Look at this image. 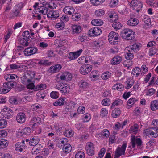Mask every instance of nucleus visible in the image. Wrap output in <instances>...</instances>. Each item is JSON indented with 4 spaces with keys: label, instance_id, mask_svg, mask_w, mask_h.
Returning <instances> with one entry per match:
<instances>
[{
    "label": "nucleus",
    "instance_id": "1",
    "mask_svg": "<svg viewBox=\"0 0 158 158\" xmlns=\"http://www.w3.org/2000/svg\"><path fill=\"white\" fill-rule=\"evenodd\" d=\"M120 35L123 39L127 40H130L134 38L135 34L132 30L126 28L122 31Z\"/></svg>",
    "mask_w": 158,
    "mask_h": 158
},
{
    "label": "nucleus",
    "instance_id": "2",
    "mask_svg": "<svg viewBox=\"0 0 158 158\" xmlns=\"http://www.w3.org/2000/svg\"><path fill=\"white\" fill-rule=\"evenodd\" d=\"M24 3L20 2L15 5L14 7L13 10L12 11L10 14V18H14L19 16L21 9L23 7Z\"/></svg>",
    "mask_w": 158,
    "mask_h": 158
},
{
    "label": "nucleus",
    "instance_id": "3",
    "mask_svg": "<svg viewBox=\"0 0 158 158\" xmlns=\"http://www.w3.org/2000/svg\"><path fill=\"white\" fill-rule=\"evenodd\" d=\"M128 5L139 12L142 7V2L137 0H132L131 2L128 3Z\"/></svg>",
    "mask_w": 158,
    "mask_h": 158
},
{
    "label": "nucleus",
    "instance_id": "4",
    "mask_svg": "<svg viewBox=\"0 0 158 158\" xmlns=\"http://www.w3.org/2000/svg\"><path fill=\"white\" fill-rule=\"evenodd\" d=\"M14 85V84L11 83L10 81L4 83L2 86L0 88V94H4L8 93Z\"/></svg>",
    "mask_w": 158,
    "mask_h": 158
},
{
    "label": "nucleus",
    "instance_id": "5",
    "mask_svg": "<svg viewBox=\"0 0 158 158\" xmlns=\"http://www.w3.org/2000/svg\"><path fill=\"white\" fill-rule=\"evenodd\" d=\"M126 147V143H124L121 147H118L115 152L114 157L118 158L122 155H124Z\"/></svg>",
    "mask_w": 158,
    "mask_h": 158
},
{
    "label": "nucleus",
    "instance_id": "6",
    "mask_svg": "<svg viewBox=\"0 0 158 158\" xmlns=\"http://www.w3.org/2000/svg\"><path fill=\"white\" fill-rule=\"evenodd\" d=\"M131 143L133 148H135L136 145H137L138 147H139L143 145V142L140 138L136 137L135 135L131 136Z\"/></svg>",
    "mask_w": 158,
    "mask_h": 158
},
{
    "label": "nucleus",
    "instance_id": "7",
    "mask_svg": "<svg viewBox=\"0 0 158 158\" xmlns=\"http://www.w3.org/2000/svg\"><path fill=\"white\" fill-rule=\"evenodd\" d=\"M108 38L109 42L111 44H115L118 42L119 35L117 33L112 31L109 34Z\"/></svg>",
    "mask_w": 158,
    "mask_h": 158
},
{
    "label": "nucleus",
    "instance_id": "8",
    "mask_svg": "<svg viewBox=\"0 0 158 158\" xmlns=\"http://www.w3.org/2000/svg\"><path fill=\"white\" fill-rule=\"evenodd\" d=\"M86 150L89 156H92L94 153V146L91 142L87 143L86 145Z\"/></svg>",
    "mask_w": 158,
    "mask_h": 158
},
{
    "label": "nucleus",
    "instance_id": "9",
    "mask_svg": "<svg viewBox=\"0 0 158 158\" xmlns=\"http://www.w3.org/2000/svg\"><path fill=\"white\" fill-rule=\"evenodd\" d=\"M27 147L24 140H22L21 142H18L15 144V149L18 152H21L23 151Z\"/></svg>",
    "mask_w": 158,
    "mask_h": 158
},
{
    "label": "nucleus",
    "instance_id": "10",
    "mask_svg": "<svg viewBox=\"0 0 158 158\" xmlns=\"http://www.w3.org/2000/svg\"><path fill=\"white\" fill-rule=\"evenodd\" d=\"M92 67L88 65H83L80 69V73L82 74L85 75L89 73L91 70Z\"/></svg>",
    "mask_w": 158,
    "mask_h": 158
},
{
    "label": "nucleus",
    "instance_id": "11",
    "mask_svg": "<svg viewBox=\"0 0 158 158\" xmlns=\"http://www.w3.org/2000/svg\"><path fill=\"white\" fill-rule=\"evenodd\" d=\"M37 50V48L35 47H29L25 49L24 52L25 55L30 56L35 53Z\"/></svg>",
    "mask_w": 158,
    "mask_h": 158
},
{
    "label": "nucleus",
    "instance_id": "12",
    "mask_svg": "<svg viewBox=\"0 0 158 158\" xmlns=\"http://www.w3.org/2000/svg\"><path fill=\"white\" fill-rule=\"evenodd\" d=\"M18 77L15 74H7L4 77L5 79L7 80L8 82L10 81L11 83L14 84V85H15L16 83L15 81L16 80V79H18Z\"/></svg>",
    "mask_w": 158,
    "mask_h": 158
},
{
    "label": "nucleus",
    "instance_id": "13",
    "mask_svg": "<svg viewBox=\"0 0 158 158\" xmlns=\"http://www.w3.org/2000/svg\"><path fill=\"white\" fill-rule=\"evenodd\" d=\"M83 50L80 49L79 50L74 52H70L68 56V58L71 60H74L77 58L82 53Z\"/></svg>",
    "mask_w": 158,
    "mask_h": 158
},
{
    "label": "nucleus",
    "instance_id": "14",
    "mask_svg": "<svg viewBox=\"0 0 158 158\" xmlns=\"http://www.w3.org/2000/svg\"><path fill=\"white\" fill-rule=\"evenodd\" d=\"M26 116L25 114L23 112L19 113L16 116V120L20 123H23L26 121Z\"/></svg>",
    "mask_w": 158,
    "mask_h": 158
},
{
    "label": "nucleus",
    "instance_id": "15",
    "mask_svg": "<svg viewBox=\"0 0 158 158\" xmlns=\"http://www.w3.org/2000/svg\"><path fill=\"white\" fill-rule=\"evenodd\" d=\"M18 40L20 44L25 46H28L31 41V40H28L23 37H18Z\"/></svg>",
    "mask_w": 158,
    "mask_h": 158
},
{
    "label": "nucleus",
    "instance_id": "16",
    "mask_svg": "<svg viewBox=\"0 0 158 158\" xmlns=\"http://www.w3.org/2000/svg\"><path fill=\"white\" fill-rule=\"evenodd\" d=\"M61 68V66L60 64L55 65L51 66L49 70V72L52 73L58 72Z\"/></svg>",
    "mask_w": 158,
    "mask_h": 158
},
{
    "label": "nucleus",
    "instance_id": "17",
    "mask_svg": "<svg viewBox=\"0 0 158 158\" xmlns=\"http://www.w3.org/2000/svg\"><path fill=\"white\" fill-rule=\"evenodd\" d=\"M61 80L70 81L72 79L71 74L69 72H65L60 77Z\"/></svg>",
    "mask_w": 158,
    "mask_h": 158
},
{
    "label": "nucleus",
    "instance_id": "18",
    "mask_svg": "<svg viewBox=\"0 0 158 158\" xmlns=\"http://www.w3.org/2000/svg\"><path fill=\"white\" fill-rule=\"evenodd\" d=\"M39 142L38 137L34 136L31 138L29 140V144L31 146H35L38 144Z\"/></svg>",
    "mask_w": 158,
    "mask_h": 158
},
{
    "label": "nucleus",
    "instance_id": "19",
    "mask_svg": "<svg viewBox=\"0 0 158 158\" xmlns=\"http://www.w3.org/2000/svg\"><path fill=\"white\" fill-rule=\"evenodd\" d=\"M12 3L8 2L7 3L4 11L3 12V15L4 17L7 18L8 17V12L11 9Z\"/></svg>",
    "mask_w": 158,
    "mask_h": 158
},
{
    "label": "nucleus",
    "instance_id": "20",
    "mask_svg": "<svg viewBox=\"0 0 158 158\" xmlns=\"http://www.w3.org/2000/svg\"><path fill=\"white\" fill-rule=\"evenodd\" d=\"M122 58L119 56H114L111 61V64L113 65H117L119 64L122 61Z\"/></svg>",
    "mask_w": 158,
    "mask_h": 158
},
{
    "label": "nucleus",
    "instance_id": "21",
    "mask_svg": "<svg viewBox=\"0 0 158 158\" xmlns=\"http://www.w3.org/2000/svg\"><path fill=\"white\" fill-rule=\"evenodd\" d=\"M59 14L56 11H53V10H50L47 14V17L48 18H52V20L55 19L56 18H58L59 16Z\"/></svg>",
    "mask_w": 158,
    "mask_h": 158
},
{
    "label": "nucleus",
    "instance_id": "22",
    "mask_svg": "<svg viewBox=\"0 0 158 158\" xmlns=\"http://www.w3.org/2000/svg\"><path fill=\"white\" fill-rule=\"evenodd\" d=\"M125 50V58L126 59L128 60L132 59L134 58L133 54L134 53L130 49H126Z\"/></svg>",
    "mask_w": 158,
    "mask_h": 158
},
{
    "label": "nucleus",
    "instance_id": "23",
    "mask_svg": "<svg viewBox=\"0 0 158 158\" xmlns=\"http://www.w3.org/2000/svg\"><path fill=\"white\" fill-rule=\"evenodd\" d=\"M107 15L110 19H111L109 20L112 22H117L116 20L118 18V16H116V13L112 12L111 11H109L107 12Z\"/></svg>",
    "mask_w": 158,
    "mask_h": 158
},
{
    "label": "nucleus",
    "instance_id": "24",
    "mask_svg": "<svg viewBox=\"0 0 158 158\" xmlns=\"http://www.w3.org/2000/svg\"><path fill=\"white\" fill-rule=\"evenodd\" d=\"M139 23V21L137 19L132 18L127 22V23L129 26H134L137 25Z\"/></svg>",
    "mask_w": 158,
    "mask_h": 158
},
{
    "label": "nucleus",
    "instance_id": "25",
    "mask_svg": "<svg viewBox=\"0 0 158 158\" xmlns=\"http://www.w3.org/2000/svg\"><path fill=\"white\" fill-rule=\"evenodd\" d=\"M66 99L65 98H60L56 101L53 103V105L56 106H61L65 103Z\"/></svg>",
    "mask_w": 158,
    "mask_h": 158
},
{
    "label": "nucleus",
    "instance_id": "26",
    "mask_svg": "<svg viewBox=\"0 0 158 158\" xmlns=\"http://www.w3.org/2000/svg\"><path fill=\"white\" fill-rule=\"evenodd\" d=\"M74 8L71 6L65 7L63 9V11L66 14L72 15L74 12Z\"/></svg>",
    "mask_w": 158,
    "mask_h": 158
},
{
    "label": "nucleus",
    "instance_id": "27",
    "mask_svg": "<svg viewBox=\"0 0 158 158\" xmlns=\"http://www.w3.org/2000/svg\"><path fill=\"white\" fill-rule=\"evenodd\" d=\"M72 30L73 33H80L82 31V28L80 25H74L72 27Z\"/></svg>",
    "mask_w": 158,
    "mask_h": 158
},
{
    "label": "nucleus",
    "instance_id": "28",
    "mask_svg": "<svg viewBox=\"0 0 158 158\" xmlns=\"http://www.w3.org/2000/svg\"><path fill=\"white\" fill-rule=\"evenodd\" d=\"M121 111L118 108H115L112 112L111 115L114 118H116L118 117L120 115Z\"/></svg>",
    "mask_w": 158,
    "mask_h": 158
},
{
    "label": "nucleus",
    "instance_id": "29",
    "mask_svg": "<svg viewBox=\"0 0 158 158\" xmlns=\"http://www.w3.org/2000/svg\"><path fill=\"white\" fill-rule=\"evenodd\" d=\"M131 74L133 76H135V77H138L140 75H142V73H141V69L139 68L135 67L133 69Z\"/></svg>",
    "mask_w": 158,
    "mask_h": 158
},
{
    "label": "nucleus",
    "instance_id": "30",
    "mask_svg": "<svg viewBox=\"0 0 158 158\" xmlns=\"http://www.w3.org/2000/svg\"><path fill=\"white\" fill-rule=\"evenodd\" d=\"M56 51L57 52L58 54L60 55H62L64 53L67 52V48L64 46L60 48L59 47H57L56 48Z\"/></svg>",
    "mask_w": 158,
    "mask_h": 158
},
{
    "label": "nucleus",
    "instance_id": "31",
    "mask_svg": "<svg viewBox=\"0 0 158 158\" xmlns=\"http://www.w3.org/2000/svg\"><path fill=\"white\" fill-rule=\"evenodd\" d=\"M26 87L28 89H33L34 90V88L35 86L34 83L32 82V79H28L27 80Z\"/></svg>",
    "mask_w": 158,
    "mask_h": 158
},
{
    "label": "nucleus",
    "instance_id": "32",
    "mask_svg": "<svg viewBox=\"0 0 158 158\" xmlns=\"http://www.w3.org/2000/svg\"><path fill=\"white\" fill-rule=\"evenodd\" d=\"M100 134L103 138L106 139L109 137L110 133L108 129H104L101 131Z\"/></svg>",
    "mask_w": 158,
    "mask_h": 158
},
{
    "label": "nucleus",
    "instance_id": "33",
    "mask_svg": "<svg viewBox=\"0 0 158 158\" xmlns=\"http://www.w3.org/2000/svg\"><path fill=\"white\" fill-rule=\"evenodd\" d=\"M8 142L5 139H0V148H3L8 145Z\"/></svg>",
    "mask_w": 158,
    "mask_h": 158
},
{
    "label": "nucleus",
    "instance_id": "34",
    "mask_svg": "<svg viewBox=\"0 0 158 158\" xmlns=\"http://www.w3.org/2000/svg\"><path fill=\"white\" fill-rule=\"evenodd\" d=\"M151 135L152 137L154 138L157 137H158V128L156 127H152Z\"/></svg>",
    "mask_w": 158,
    "mask_h": 158
},
{
    "label": "nucleus",
    "instance_id": "35",
    "mask_svg": "<svg viewBox=\"0 0 158 158\" xmlns=\"http://www.w3.org/2000/svg\"><path fill=\"white\" fill-rule=\"evenodd\" d=\"M103 22L100 19H95L91 21L92 24L94 26H100L103 24Z\"/></svg>",
    "mask_w": 158,
    "mask_h": 158
},
{
    "label": "nucleus",
    "instance_id": "36",
    "mask_svg": "<svg viewBox=\"0 0 158 158\" xmlns=\"http://www.w3.org/2000/svg\"><path fill=\"white\" fill-rule=\"evenodd\" d=\"M151 109L153 111H155L158 109V101H154L151 104Z\"/></svg>",
    "mask_w": 158,
    "mask_h": 158
},
{
    "label": "nucleus",
    "instance_id": "37",
    "mask_svg": "<svg viewBox=\"0 0 158 158\" xmlns=\"http://www.w3.org/2000/svg\"><path fill=\"white\" fill-rule=\"evenodd\" d=\"M139 44L138 43L133 44L131 47L129 49L132 50L133 52L135 53V52L139 50Z\"/></svg>",
    "mask_w": 158,
    "mask_h": 158
},
{
    "label": "nucleus",
    "instance_id": "38",
    "mask_svg": "<svg viewBox=\"0 0 158 158\" xmlns=\"http://www.w3.org/2000/svg\"><path fill=\"white\" fill-rule=\"evenodd\" d=\"M46 85L45 84H40L35 86L34 91H37L39 90H42L46 88Z\"/></svg>",
    "mask_w": 158,
    "mask_h": 158
},
{
    "label": "nucleus",
    "instance_id": "39",
    "mask_svg": "<svg viewBox=\"0 0 158 158\" xmlns=\"http://www.w3.org/2000/svg\"><path fill=\"white\" fill-rule=\"evenodd\" d=\"M91 45L94 49H98L101 48L102 44L101 42L98 41H94L92 43Z\"/></svg>",
    "mask_w": 158,
    "mask_h": 158
},
{
    "label": "nucleus",
    "instance_id": "40",
    "mask_svg": "<svg viewBox=\"0 0 158 158\" xmlns=\"http://www.w3.org/2000/svg\"><path fill=\"white\" fill-rule=\"evenodd\" d=\"M137 101V100L135 98H131L127 101L128 106L127 108L129 109L131 107V106L134 104L135 102Z\"/></svg>",
    "mask_w": 158,
    "mask_h": 158
},
{
    "label": "nucleus",
    "instance_id": "41",
    "mask_svg": "<svg viewBox=\"0 0 158 158\" xmlns=\"http://www.w3.org/2000/svg\"><path fill=\"white\" fill-rule=\"evenodd\" d=\"M74 132L73 130H65V131L63 133L64 135L67 137H71L74 135Z\"/></svg>",
    "mask_w": 158,
    "mask_h": 158
},
{
    "label": "nucleus",
    "instance_id": "42",
    "mask_svg": "<svg viewBox=\"0 0 158 158\" xmlns=\"http://www.w3.org/2000/svg\"><path fill=\"white\" fill-rule=\"evenodd\" d=\"M79 85L80 88L82 89H85L88 87L89 84L85 81H81L79 82Z\"/></svg>",
    "mask_w": 158,
    "mask_h": 158
},
{
    "label": "nucleus",
    "instance_id": "43",
    "mask_svg": "<svg viewBox=\"0 0 158 158\" xmlns=\"http://www.w3.org/2000/svg\"><path fill=\"white\" fill-rule=\"evenodd\" d=\"M134 82L133 79H128L126 81V85L125 87L126 89H129L132 86Z\"/></svg>",
    "mask_w": 158,
    "mask_h": 158
},
{
    "label": "nucleus",
    "instance_id": "44",
    "mask_svg": "<svg viewBox=\"0 0 158 158\" xmlns=\"http://www.w3.org/2000/svg\"><path fill=\"white\" fill-rule=\"evenodd\" d=\"M72 147L71 145L69 144L64 146L63 148V150L64 152L66 153H69L71 150Z\"/></svg>",
    "mask_w": 158,
    "mask_h": 158
},
{
    "label": "nucleus",
    "instance_id": "45",
    "mask_svg": "<svg viewBox=\"0 0 158 158\" xmlns=\"http://www.w3.org/2000/svg\"><path fill=\"white\" fill-rule=\"evenodd\" d=\"M123 25L120 22H114L112 24L113 27L116 30L121 29Z\"/></svg>",
    "mask_w": 158,
    "mask_h": 158
},
{
    "label": "nucleus",
    "instance_id": "46",
    "mask_svg": "<svg viewBox=\"0 0 158 158\" xmlns=\"http://www.w3.org/2000/svg\"><path fill=\"white\" fill-rule=\"evenodd\" d=\"M123 101L121 99H118L115 101L112 104L111 106V108H114L115 106L121 105L123 103Z\"/></svg>",
    "mask_w": 158,
    "mask_h": 158
},
{
    "label": "nucleus",
    "instance_id": "47",
    "mask_svg": "<svg viewBox=\"0 0 158 158\" xmlns=\"http://www.w3.org/2000/svg\"><path fill=\"white\" fill-rule=\"evenodd\" d=\"M36 61V63L40 65H46L48 64V61L47 60L37 59Z\"/></svg>",
    "mask_w": 158,
    "mask_h": 158
},
{
    "label": "nucleus",
    "instance_id": "48",
    "mask_svg": "<svg viewBox=\"0 0 158 158\" xmlns=\"http://www.w3.org/2000/svg\"><path fill=\"white\" fill-rule=\"evenodd\" d=\"M105 0H90L92 4L95 6H98L101 4Z\"/></svg>",
    "mask_w": 158,
    "mask_h": 158
},
{
    "label": "nucleus",
    "instance_id": "49",
    "mask_svg": "<svg viewBox=\"0 0 158 158\" xmlns=\"http://www.w3.org/2000/svg\"><path fill=\"white\" fill-rule=\"evenodd\" d=\"M104 10L102 9H99L96 10L95 12L96 15L98 17H101L105 14Z\"/></svg>",
    "mask_w": 158,
    "mask_h": 158
},
{
    "label": "nucleus",
    "instance_id": "50",
    "mask_svg": "<svg viewBox=\"0 0 158 158\" xmlns=\"http://www.w3.org/2000/svg\"><path fill=\"white\" fill-rule=\"evenodd\" d=\"M111 73L109 72H104L102 75V78L104 80L108 79L110 77Z\"/></svg>",
    "mask_w": 158,
    "mask_h": 158
},
{
    "label": "nucleus",
    "instance_id": "51",
    "mask_svg": "<svg viewBox=\"0 0 158 158\" xmlns=\"http://www.w3.org/2000/svg\"><path fill=\"white\" fill-rule=\"evenodd\" d=\"M113 88L114 89H116L119 91H121L123 89L124 86L122 84H116L113 86Z\"/></svg>",
    "mask_w": 158,
    "mask_h": 158
},
{
    "label": "nucleus",
    "instance_id": "52",
    "mask_svg": "<svg viewBox=\"0 0 158 158\" xmlns=\"http://www.w3.org/2000/svg\"><path fill=\"white\" fill-rule=\"evenodd\" d=\"M9 102L10 103L16 105L18 104V101L16 98L14 97H10L9 99Z\"/></svg>",
    "mask_w": 158,
    "mask_h": 158
},
{
    "label": "nucleus",
    "instance_id": "53",
    "mask_svg": "<svg viewBox=\"0 0 158 158\" xmlns=\"http://www.w3.org/2000/svg\"><path fill=\"white\" fill-rule=\"evenodd\" d=\"M139 126L137 124H135L134 126H131L130 129V131L135 134L138 130Z\"/></svg>",
    "mask_w": 158,
    "mask_h": 158
},
{
    "label": "nucleus",
    "instance_id": "54",
    "mask_svg": "<svg viewBox=\"0 0 158 158\" xmlns=\"http://www.w3.org/2000/svg\"><path fill=\"white\" fill-rule=\"evenodd\" d=\"M85 154L84 152L81 151L77 152L75 155V158H84Z\"/></svg>",
    "mask_w": 158,
    "mask_h": 158
},
{
    "label": "nucleus",
    "instance_id": "55",
    "mask_svg": "<svg viewBox=\"0 0 158 158\" xmlns=\"http://www.w3.org/2000/svg\"><path fill=\"white\" fill-rule=\"evenodd\" d=\"M59 93L58 92L53 91L50 93L51 97L53 99H57L59 96Z\"/></svg>",
    "mask_w": 158,
    "mask_h": 158
},
{
    "label": "nucleus",
    "instance_id": "56",
    "mask_svg": "<svg viewBox=\"0 0 158 158\" xmlns=\"http://www.w3.org/2000/svg\"><path fill=\"white\" fill-rule=\"evenodd\" d=\"M7 124V122L6 120L2 119H0V128H5Z\"/></svg>",
    "mask_w": 158,
    "mask_h": 158
},
{
    "label": "nucleus",
    "instance_id": "57",
    "mask_svg": "<svg viewBox=\"0 0 158 158\" xmlns=\"http://www.w3.org/2000/svg\"><path fill=\"white\" fill-rule=\"evenodd\" d=\"M22 130V132L23 133L25 136L29 135L31 131L30 128L28 127H25Z\"/></svg>",
    "mask_w": 158,
    "mask_h": 158
},
{
    "label": "nucleus",
    "instance_id": "58",
    "mask_svg": "<svg viewBox=\"0 0 158 158\" xmlns=\"http://www.w3.org/2000/svg\"><path fill=\"white\" fill-rule=\"evenodd\" d=\"M38 12L43 15L47 14H47L48 13V12H49L48 9L46 7L44 6L42 7L41 10L38 11Z\"/></svg>",
    "mask_w": 158,
    "mask_h": 158
},
{
    "label": "nucleus",
    "instance_id": "59",
    "mask_svg": "<svg viewBox=\"0 0 158 158\" xmlns=\"http://www.w3.org/2000/svg\"><path fill=\"white\" fill-rule=\"evenodd\" d=\"M66 42V40L63 39H60L58 40V46L57 47H60L64 46V44Z\"/></svg>",
    "mask_w": 158,
    "mask_h": 158
},
{
    "label": "nucleus",
    "instance_id": "60",
    "mask_svg": "<svg viewBox=\"0 0 158 158\" xmlns=\"http://www.w3.org/2000/svg\"><path fill=\"white\" fill-rule=\"evenodd\" d=\"M94 29L95 36L100 35L102 32L101 30L98 27H94Z\"/></svg>",
    "mask_w": 158,
    "mask_h": 158
},
{
    "label": "nucleus",
    "instance_id": "61",
    "mask_svg": "<svg viewBox=\"0 0 158 158\" xmlns=\"http://www.w3.org/2000/svg\"><path fill=\"white\" fill-rule=\"evenodd\" d=\"M13 112L12 111H10L9 112H5L2 114L6 118L9 119L12 116Z\"/></svg>",
    "mask_w": 158,
    "mask_h": 158
},
{
    "label": "nucleus",
    "instance_id": "62",
    "mask_svg": "<svg viewBox=\"0 0 158 158\" xmlns=\"http://www.w3.org/2000/svg\"><path fill=\"white\" fill-rule=\"evenodd\" d=\"M119 12L122 15H125L127 13V11L126 7L125 6L122 7V8L119 10Z\"/></svg>",
    "mask_w": 158,
    "mask_h": 158
},
{
    "label": "nucleus",
    "instance_id": "63",
    "mask_svg": "<svg viewBox=\"0 0 158 158\" xmlns=\"http://www.w3.org/2000/svg\"><path fill=\"white\" fill-rule=\"evenodd\" d=\"M55 128L57 134H59L60 135V134L62 133V131H63V128L58 126H55Z\"/></svg>",
    "mask_w": 158,
    "mask_h": 158
},
{
    "label": "nucleus",
    "instance_id": "64",
    "mask_svg": "<svg viewBox=\"0 0 158 158\" xmlns=\"http://www.w3.org/2000/svg\"><path fill=\"white\" fill-rule=\"evenodd\" d=\"M69 19L68 16L66 15H63L60 19L61 22L63 23L67 22Z\"/></svg>",
    "mask_w": 158,
    "mask_h": 158
}]
</instances>
